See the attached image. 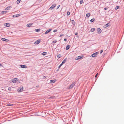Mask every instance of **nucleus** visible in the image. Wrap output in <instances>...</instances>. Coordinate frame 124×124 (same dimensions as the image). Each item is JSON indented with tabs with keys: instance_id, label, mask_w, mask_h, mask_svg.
Here are the masks:
<instances>
[{
	"instance_id": "f257e3e1",
	"label": "nucleus",
	"mask_w": 124,
	"mask_h": 124,
	"mask_svg": "<svg viewBox=\"0 0 124 124\" xmlns=\"http://www.w3.org/2000/svg\"><path fill=\"white\" fill-rule=\"evenodd\" d=\"M98 52H97L96 53H94L91 54L90 56V57H96L97 56V54H98Z\"/></svg>"
},
{
	"instance_id": "f03ea898",
	"label": "nucleus",
	"mask_w": 124,
	"mask_h": 124,
	"mask_svg": "<svg viewBox=\"0 0 124 124\" xmlns=\"http://www.w3.org/2000/svg\"><path fill=\"white\" fill-rule=\"evenodd\" d=\"M75 83L74 82H73L68 87V89H71L75 85Z\"/></svg>"
},
{
	"instance_id": "7ed1b4c3",
	"label": "nucleus",
	"mask_w": 124,
	"mask_h": 124,
	"mask_svg": "<svg viewBox=\"0 0 124 124\" xmlns=\"http://www.w3.org/2000/svg\"><path fill=\"white\" fill-rule=\"evenodd\" d=\"M83 56H78L76 58L75 60H77L78 59H80L83 58Z\"/></svg>"
},
{
	"instance_id": "20e7f679",
	"label": "nucleus",
	"mask_w": 124,
	"mask_h": 124,
	"mask_svg": "<svg viewBox=\"0 0 124 124\" xmlns=\"http://www.w3.org/2000/svg\"><path fill=\"white\" fill-rule=\"evenodd\" d=\"M18 80H19V79H18L17 78H15L13 79L12 82L14 83H16Z\"/></svg>"
},
{
	"instance_id": "39448f33",
	"label": "nucleus",
	"mask_w": 124,
	"mask_h": 124,
	"mask_svg": "<svg viewBox=\"0 0 124 124\" xmlns=\"http://www.w3.org/2000/svg\"><path fill=\"white\" fill-rule=\"evenodd\" d=\"M56 6V4H55L53 5L52 6L49 8V9L52 10Z\"/></svg>"
},
{
	"instance_id": "423d86ee",
	"label": "nucleus",
	"mask_w": 124,
	"mask_h": 124,
	"mask_svg": "<svg viewBox=\"0 0 124 124\" xmlns=\"http://www.w3.org/2000/svg\"><path fill=\"white\" fill-rule=\"evenodd\" d=\"M23 86H22L21 88H19V89H18L17 91L18 92H20L23 91Z\"/></svg>"
},
{
	"instance_id": "0eeeda50",
	"label": "nucleus",
	"mask_w": 124,
	"mask_h": 124,
	"mask_svg": "<svg viewBox=\"0 0 124 124\" xmlns=\"http://www.w3.org/2000/svg\"><path fill=\"white\" fill-rule=\"evenodd\" d=\"M40 40H38L35 42L34 44H37L40 43Z\"/></svg>"
},
{
	"instance_id": "6e6552de",
	"label": "nucleus",
	"mask_w": 124,
	"mask_h": 124,
	"mask_svg": "<svg viewBox=\"0 0 124 124\" xmlns=\"http://www.w3.org/2000/svg\"><path fill=\"white\" fill-rule=\"evenodd\" d=\"M97 32L99 33H100L101 32V30L100 28H98L97 29Z\"/></svg>"
},
{
	"instance_id": "1a4fd4ad",
	"label": "nucleus",
	"mask_w": 124,
	"mask_h": 124,
	"mask_svg": "<svg viewBox=\"0 0 124 124\" xmlns=\"http://www.w3.org/2000/svg\"><path fill=\"white\" fill-rule=\"evenodd\" d=\"M11 8V6H8L5 9V10H9Z\"/></svg>"
},
{
	"instance_id": "9d476101",
	"label": "nucleus",
	"mask_w": 124,
	"mask_h": 124,
	"mask_svg": "<svg viewBox=\"0 0 124 124\" xmlns=\"http://www.w3.org/2000/svg\"><path fill=\"white\" fill-rule=\"evenodd\" d=\"M52 29H49L47 30V31H46L45 33V34H47V33H49V32H50L51 31V30Z\"/></svg>"
},
{
	"instance_id": "9b49d317",
	"label": "nucleus",
	"mask_w": 124,
	"mask_h": 124,
	"mask_svg": "<svg viewBox=\"0 0 124 124\" xmlns=\"http://www.w3.org/2000/svg\"><path fill=\"white\" fill-rule=\"evenodd\" d=\"M20 66L21 67V68H27V66L25 65H20Z\"/></svg>"
},
{
	"instance_id": "f8f14e48",
	"label": "nucleus",
	"mask_w": 124,
	"mask_h": 124,
	"mask_svg": "<svg viewBox=\"0 0 124 124\" xmlns=\"http://www.w3.org/2000/svg\"><path fill=\"white\" fill-rule=\"evenodd\" d=\"M1 39L3 41L6 42H8L9 41L8 40L4 38H2Z\"/></svg>"
},
{
	"instance_id": "ddd939ff",
	"label": "nucleus",
	"mask_w": 124,
	"mask_h": 124,
	"mask_svg": "<svg viewBox=\"0 0 124 124\" xmlns=\"http://www.w3.org/2000/svg\"><path fill=\"white\" fill-rule=\"evenodd\" d=\"M5 25L7 27H9L10 26V24L9 23H6L5 24Z\"/></svg>"
},
{
	"instance_id": "4468645a",
	"label": "nucleus",
	"mask_w": 124,
	"mask_h": 124,
	"mask_svg": "<svg viewBox=\"0 0 124 124\" xmlns=\"http://www.w3.org/2000/svg\"><path fill=\"white\" fill-rule=\"evenodd\" d=\"M70 47V45H68L67 46L66 48V49L67 50H68Z\"/></svg>"
},
{
	"instance_id": "2eb2a0df",
	"label": "nucleus",
	"mask_w": 124,
	"mask_h": 124,
	"mask_svg": "<svg viewBox=\"0 0 124 124\" xmlns=\"http://www.w3.org/2000/svg\"><path fill=\"white\" fill-rule=\"evenodd\" d=\"M32 23L29 24L27 25L26 26L27 27H30L31 25H32Z\"/></svg>"
},
{
	"instance_id": "dca6fc26",
	"label": "nucleus",
	"mask_w": 124,
	"mask_h": 124,
	"mask_svg": "<svg viewBox=\"0 0 124 124\" xmlns=\"http://www.w3.org/2000/svg\"><path fill=\"white\" fill-rule=\"evenodd\" d=\"M13 105V104H10V103H8V104L7 105V106H12Z\"/></svg>"
},
{
	"instance_id": "f3484780",
	"label": "nucleus",
	"mask_w": 124,
	"mask_h": 124,
	"mask_svg": "<svg viewBox=\"0 0 124 124\" xmlns=\"http://www.w3.org/2000/svg\"><path fill=\"white\" fill-rule=\"evenodd\" d=\"M7 12V11H2L1 13L2 14H6Z\"/></svg>"
},
{
	"instance_id": "a211bd4d",
	"label": "nucleus",
	"mask_w": 124,
	"mask_h": 124,
	"mask_svg": "<svg viewBox=\"0 0 124 124\" xmlns=\"http://www.w3.org/2000/svg\"><path fill=\"white\" fill-rule=\"evenodd\" d=\"M90 15V13H88L86 14V17H89Z\"/></svg>"
},
{
	"instance_id": "6ab92c4d",
	"label": "nucleus",
	"mask_w": 124,
	"mask_h": 124,
	"mask_svg": "<svg viewBox=\"0 0 124 124\" xmlns=\"http://www.w3.org/2000/svg\"><path fill=\"white\" fill-rule=\"evenodd\" d=\"M46 54V52H43V53H42V55H45Z\"/></svg>"
},
{
	"instance_id": "aec40b11",
	"label": "nucleus",
	"mask_w": 124,
	"mask_h": 124,
	"mask_svg": "<svg viewBox=\"0 0 124 124\" xmlns=\"http://www.w3.org/2000/svg\"><path fill=\"white\" fill-rule=\"evenodd\" d=\"M40 30V29H36L35 30V31L36 32L39 31Z\"/></svg>"
},
{
	"instance_id": "412c9836",
	"label": "nucleus",
	"mask_w": 124,
	"mask_h": 124,
	"mask_svg": "<svg viewBox=\"0 0 124 124\" xmlns=\"http://www.w3.org/2000/svg\"><path fill=\"white\" fill-rule=\"evenodd\" d=\"M95 29L94 28H92L91 29V31L92 32H93L95 31Z\"/></svg>"
},
{
	"instance_id": "4be33fe9",
	"label": "nucleus",
	"mask_w": 124,
	"mask_h": 124,
	"mask_svg": "<svg viewBox=\"0 0 124 124\" xmlns=\"http://www.w3.org/2000/svg\"><path fill=\"white\" fill-rule=\"evenodd\" d=\"M55 81L54 80H50V83H54L55 82Z\"/></svg>"
},
{
	"instance_id": "5701e85b",
	"label": "nucleus",
	"mask_w": 124,
	"mask_h": 124,
	"mask_svg": "<svg viewBox=\"0 0 124 124\" xmlns=\"http://www.w3.org/2000/svg\"><path fill=\"white\" fill-rule=\"evenodd\" d=\"M66 61V60L65 59H64V60H63L62 63V64H63Z\"/></svg>"
},
{
	"instance_id": "b1692460",
	"label": "nucleus",
	"mask_w": 124,
	"mask_h": 124,
	"mask_svg": "<svg viewBox=\"0 0 124 124\" xmlns=\"http://www.w3.org/2000/svg\"><path fill=\"white\" fill-rule=\"evenodd\" d=\"M94 20H95L93 18V19H91L90 20V21L91 22H93L94 21Z\"/></svg>"
},
{
	"instance_id": "393cba45",
	"label": "nucleus",
	"mask_w": 124,
	"mask_h": 124,
	"mask_svg": "<svg viewBox=\"0 0 124 124\" xmlns=\"http://www.w3.org/2000/svg\"><path fill=\"white\" fill-rule=\"evenodd\" d=\"M21 0H17V1H16L17 3L19 4L20 2L21 1Z\"/></svg>"
},
{
	"instance_id": "a878e982",
	"label": "nucleus",
	"mask_w": 124,
	"mask_h": 124,
	"mask_svg": "<svg viewBox=\"0 0 124 124\" xmlns=\"http://www.w3.org/2000/svg\"><path fill=\"white\" fill-rule=\"evenodd\" d=\"M57 57L58 58H60V57H61V55L60 54H58L57 56Z\"/></svg>"
},
{
	"instance_id": "bb28decb",
	"label": "nucleus",
	"mask_w": 124,
	"mask_h": 124,
	"mask_svg": "<svg viewBox=\"0 0 124 124\" xmlns=\"http://www.w3.org/2000/svg\"><path fill=\"white\" fill-rule=\"evenodd\" d=\"M70 12H67V15L68 16H69L70 15Z\"/></svg>"
},
{
	"instance_id": "cd10ccee",
	"label": "nucleus",
	"mask_w": 124,
	"mask_h": 124,
	"mask_svg": "<svg viewBox=\"0 0 124 124\" xmlns=\"http://www.w3.org/2000/svg\"><path fill=\"white\" fill-rule=\"evenodd\" d=\"M83 2V0H81L80 1V4H82Z\"/></svg>"
},
{
	"instance_id": "c85d7f7f",
	"label": "nucleus",
	"mask_w": 124,
	"mask_h": 124,
	"mask_svg": "<svg viewBox=\"0 0 124 124\" xmlns=\"http://www.w3.org/2000/svg\"><path fill=\"white\" fill-rule=\"evenodd\" d=\"M119 8V6H116L115 8V9H117Z\"/></svg>"
},
{
	"instance_id": "c756f323",
	"label": "nucleus",
	"mask_w": 124,
	"mask_h": 124,
	"mask_svg": "<svg viewBox=\"0 0 124 124\" xmlns=\"http://www.w3.org/2000/svg\"><path fill=\"white\" fill-rule=\"evenodd\" d=\"M17 15H14L13 16L15 17H17Z\"/></svg>"
},
{
	"instance_id": "7c9ffc66",
	"label": "nucleus",
	"mask_w": 124,
	"mask_h": 124,
	"mask_svg": "<svg viewBox=\"0 0 124 124\" xmlns=\"http://www.w3.org/2000/svg\"><path fill=\"white\" fill-rule=\"evenodd\" d=\"M56 42L57 41H54L53 42V43H56Z\"/></svg>"
},
{
	"instance_id": "2f4dec72",
	"label": "nucleus",
	"mask_w": 124,
	"mask_h": 124,
	"mask_svg": "<svg viewBox=\"0 0 124 124\" xmlns=\"http://www.w3.org/2000/svg\"><path fill=\"white\" fill-rule=\"evenodd\" d=\"M103 50H101V52H100V53L101 54L102 53V52H103Z\"/></svg>"
},
{
	"instance_id": "473e14b6",
	"label": "nucleus",
	"mask_w": 124,
	"mask_h": 124,
	"mask_svg": "<svg viewBox=\"0 0 124 124\" xmlns=\"http://www.w3.org/2000/svg\"><path fill=\"white\" fill-rule=\"evenodd\" d=\"M57 31V30H54L53 31V32H56Z\"/></svg>"
},
{
	"instance_id": "72a5a7b5",
	"label": "nucleus",
	"mask_w": 124,
	"mask_h": 124,
	"mask_svg": "<svg viewBox=\"0 0 124 124\" xmlns=\"http://www.w3.org/2000/svg\"><path fill=\"white\" fill-rule=\"evenodd\" d=\"M108 26V23H107V24H106V25H105V26H106V27H107Z\"/></svg>"
},
{
	"instance_id": "f704fd0d",
	"label": "nucleus",
	"mask_w": 124,
	"mask_h": 124,
	"mask_svg": "<svg viewBox=\"0 0 124 124\" xmlns=\"http://www.w3.org/2000/svg\"><path fill=\"white\" fill-rule=\"evenodd\" d=\"M64 36V34L61 35H60L59 37H61L62 36Z\"/></svg>"
},
{
	"instance_id": "c9c22d12",
	"label": "nucleus",
	"mask_w": 124,
	"mask_h": 124,
	"mask_svg": "<svg viewBox=\"0 0 124 124\" xmlns=\"http://www.w3.org/2000/svg\"><path fill=\"white\" fill-rule=\"evenodd\" d=\"M108 9V8H104V10H107Z\"/></svg>"
},
{
	"instance_id": "e433bc0d",
	"label": "nucleus",
	"mask_w": 124,
	"mask_h": 124,
	"mask_svg": "<svg viewBox=\"0 0 124 124\" xmlns=\"http://www.w3.org/2000/svg\"><path fill=\"white\" fill-rule=\"evenodd\" d=\"M98 74V73H97L96 74V75L95 76V78H96V77H97V75Z\"/></svg>"
},
{
	"instance_id": "4c0bfd02",
	"label": "nucleus",
	"mask_w": 124,
	"mask_h": 124,
	"mask_svg": "<svg viewBox=\"0 0 124 124\" xmlns=\"http://www.w3.org/2000/svg\"><path fill=\"white\" fill-rule=\"evenodd\" d=\"M60 7V5L58 6L57 7V9L58 8H59V7Z\"/></svg>"
},
{
	"instance_id": "58836bf2",
	"label": "nucleus",
	"mask_w": 124,
	"mask_h": 124,
	"mask_svg": "<svg viewBox=\"0 0 124 124\" xmlns=\"http://www.w3.org/2000/svg\"><path fill=\"white\" fill-rule=\"evenodd\" d=\"M17 15V17L19 16H20V15L19 14H17V15Z\"/></svg>"
},
{
	"instance_id": "ea45409f",
	"label": "nucleus",
	"mask_w": 124,
	"mask_h": 124,
	"mask_svg": "<svg viewBox=\"0 0 124 124\" xmlns=\"http://www.w3.org/2000/svg\"><path fill=\"white\" fill-rule=\"evenodd\" d=\"M78 33L77 32H76L75 34V35H78Z\"/></svg>"
},
{
	"instance_id": "a19ab883",
	"label": "nucleus",
	"mask_w": 124,
	"mask_h": 124,
	"mask_svg": "<svg viewBox=\"0 0 124 124\" xmlns=\"http://www.w3.org/2000/svg\"><path fill=\"white\" fill-rule=\"evenodd\" d=\"M43 78H46V77L45 76H44L43 77Z\"/></svg>"
},
{
	"instance_id": "79ce46f5",
	"label": "nucleus",
	"mask_w": 124,
	"mask_h": 124,
	"mask_svg": "<svg viewBox=\"0 0 124 124\" xmlns=\"http://www.w3.org/2000/svg\"><path fill=\"white\" fill-rule=\"evenodd\" d=\"M64 41H67V39H64Z\"/></svg>"
},
{
	"instance_id": "37998d69",
	"label": "nucleus",
	"mask_w": 124,
	"mask_h": 124,
	"mask_svg": "<svg viewBox=\"0 0 124 124\" xmlns=\"http://www.w3.org/2000/svg\"><path fill=\"white\" fill-rule=\"evenodd\" d=\"M62 64H61L59 66V67H60L62 65Z\"/></svg>"
},
{
	"instance_id": "c03bdc74",
	"label": "nucleus",
	"mask_w": 124,
	"mask_h": 124,
	"mask_svg": "<svg viewBox=\"0 0 124 124\" xmlns=\"http://www.w3.org/2000/svg\"><path fill=\"white\" fill-rule=\"evenodd\" d=\"M2 66V65L0 63V66Z\"/></svg>"
},
{
	"instance_id": "a18cd8bd",
	"label": "nucleus",
	"mask_w": 124,
	"mask_h": 124,
	"mask_svg": "<svg viewBox=\"0 0 124 124\" xmlns=\"http://www.w3.org/2000/svg\"><path fill=\"white\" fill-rule=\"evenodd\" d=\"M9 88V89H10V88Z\"/></svg>"
},
{
	"instance_id": "49530a36",
	"label": "nucleus",
	"mask_w": 124,
	"mask_h": 124,
	"mask_svg": "<svg viewBox=\"0 0 124 124\" xmlns=\"http://www.w3.org/2000/svg\"><path fill=\"white\" fill-rule=\"evenodd\" d=\"M9 88V89H10V88Z\"/></svg>"
}]
</instances>
